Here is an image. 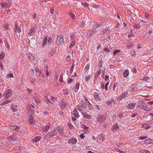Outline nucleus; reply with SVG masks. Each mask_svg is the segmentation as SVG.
Segmentation results:
<instances>
[{
    "mask_svg": "<svg viewBox=\"0 0 153 153\" xmlns=\"http://www.w3.org/2000/svg\"><path fill=\"white\" fill-rule=\"evenodd\" d=\"M41 129L44 131L46 132L48 131L50 127V124L49 123H47L45 122H43L41 123Z\"/></svg>",
    "mask_w": 153,
    "mask_h": 153,
    "instance_id": "1",
    "label": "nucleus"
},
{
    "mask_svg": "<svg viewBox=\"0 0 153 153\" xmlns=\"http://www.w3.org/2000/svg\"><path fill=\"white\" fill-rule=\"evenodd\" d=\"M27 116H28L30 119L29 120V121L31 125H33L35 122H34V119L33 113L31 112L30 111H28L27 113Z\"/></svg>",
    "mask_w": 153,
    "mask_h": 153,
    "instance_id": "2",
    "label": "nucleus"
},
{
    "mask_svg": "<svg viewBox=\"0 0 153 153\" xmlns=\"http://www.w3.org/2000/svg\"><path fill=\"white\" fill-rule=\"evenodd\" d=\"M58 130L59 128H56L53 131L49 132L48 134H47L46 135V137L49 138L54 136L58 133Z\"/></svg>",
    "mask_w": 153,
    "mask_h": 153,
    "instance_id": "3",
    "label": "nucleus"
},
{
    "mask_svg": "<svg viewBox=\"0 0 153 153\" xmlns=\"http://www.w3.org/2000/svg\"><path fill=\"white\" fill-rule=\"evenodd\" d=\"M64 42L63 38L62 36H58L57 38V43L58 45H61Z\"/></svg>",
    "mask_w": 153,
    "mask_h": 153,
    "instance_id": "4",
    "label": "nucleus"
},
{
    "mask_svg": "<svg viewBox=\"0 0 153 153\" xmlns=\"http://www.w3.org/2000/svg\"><path fill=\"white\" fill-rule=\"evenodd\" d=\"M12 91L10 89H8L5 91L3 94V96L6 98H7L10 97V96L12 95Z\"/></svg>",
    "mask_w": 153,
    "mask_h": 153,
    "instance_id": "5",
    "label": "nucleus"
},
{
    "mask_svg": "<svg viewBox=\"0 0 153 153\" xmlns=\"http://www.w3.org/2000/svg\"><path fill=\"white\" fill-rule=\"evenodd\" d=\"M95 100L97 102H99L100 100V96L99 93L97 92H94V94Z\"/></svg>",
    "mask_w": 153,
    "mask_h": 153,
    "instance_id": "6",
    "label": "nucleus"
},
{
    "mask_svg": "<svg viewBox=\"0 0 153 153\" xmlns=\"http://www.w3.org/2000/svg\"><path fill=\"white\" fill-rule=\"evenodd\" d=\"M0 4L1 5V6L2 8H7L9 7L11 4V3L10 2H9L8 3L5 2H4L3 3H1Z\"/></svg>",
    "mask_w": 153,
    "mask_h": 153,
    "instance_id": "7",
    "label": "nucleus"
},
{
    "mask_svg": "<svg viewBox=\"0 0 153 153\" xmlns=\"http://www.w3.org/2000/svg\"><path fill=\"white\" fill-rule=\"evenodd\" d=\"M106 119V118L104 116H101L99 117L97 119V121L100 123H102Z\"/></svg>",
    "mask_w": 153,
    "mask_h": 153,
    "instance_id": "8",
    "label": "nucleus"
},
{
    "mask_svg": "<svg viewBox=\"0 0 153 153\" xmlns=\"http://www.w3.org/2000/svg\"><path fill=\"white\" fill-rule=\"evenodd\" d=\"M84 101L82 102V106H81L80 107H79L78 108V109L79 111H82L84 110H85V109L87 108V106H84Z\"/></svg>",
    "mask_w": 153,
    "mask_h": 153,
    "instance_id": "9",
    "label": "nucleus"
},
{
    "mask_svg": "<svg viewBox=\"0 0 153 153\" xmlns=\"http://www.w3.org/2000/svg\"><path fill=\"white\" fill-rule=\"evenodd\" d=\"M77 141L76 138H71L68 141V143L69 144L72 143L74 145H75L76 144Z\"/></svg>",
    "mask_w": 153,
    "mask_h": 153,
    "instance_id": "10",
    "label": "nucleus"
},
{
    "mask_svg": "<svg viewBox=\"0 0 153 153\" xmlns=\"http://www.w3.org/2000/svg\"><path fill=\"white\" fill-rule=\"evenodd\" d=\"M72 114L75 117L78 118L79 117L78 112L76 109L74 108L72 112Z\"/></svg>",
    "mask_w": 153,
    "mask_h": 153,
    "instance_id": "11",
    "label": "nucleus"
},
{
    "mask_svg": "<svg viewBox=\"0 0 153 153\" xmlns=\"http://www.w3.org/2000/svg\"><path fill=\"white\" fill-rule=\"evenodd\" d=\"M82 114L85 118L88 119H90L92 118L91 115L88 114L87 113H83Z\"/></svg>",
    "mask_w": 153,
    "mask_h": 153,
    "instance_id": "12",
    "label": "nucleus"
},
{
    "mask_svg": "<svg viewBox=\"0 0 153 153\" xmlns=\"http://www.w3.org/2000/svg\"><path fill=\"white\" fill-rule=\"evenodd\" d=\"M105 140V137L102 134H100L99 136V139L97 140L100 142H103Z\"/></svg>",
    "mask_w": 153,
    "mask_h": 153,
    "instance_id": "13",
    "label": "nucleus"
},
{
    "mask_svg": "<svg viewBox=\"0 0 153 153\" xmlns=\"http://www.w3.org/2000/svg\"><path fill=\"white\" fill-rule=\"evenodd\" d=\"M135 106V105L134 103H132L129 104L127 107L128 109H133Z\"/></svg>",
    "mask_w": 153,
    "mask_h": 153,
    "instance_id": "14",
    "label": "nucleus"
},
{
    "mask_svg": "<svg viewBox=\"0 0 153 153\" xmlns=\"http://www.w3.org/2000/svg\"><path fill=\"white\" fill-rule=\"evenodd\" d=\"M119 127L118 126V125L117 124L114 125L112 126V131H117Z\"/></svg>",
    "mask_w": 153,
    "mask_h": 153,
    "instance_id": "15",
    "label": "nucleus"
},
{
    "mask_svg": "<svg viewBox=\"0 0 153 153\" xmlns=\"http://www.w3.org/2000/svg\"><path fill=\"white\" fill-rule=\"evenodd\" d=\"M61 107L62 109H64L67 106L66 102L65 101L63 103H61Z\"/></svg>",
    "mask_w": 153,
    "mask_h": 153,
    "instance_id": "16",
    "label": "nucleus"
},
{
    "mask_svg": "<svg viewBox=\"0 0 153 153\" xmlns=\"http://www.w3.org/2000/svg\"><path fill=\"white\" fill-rule=\"evenodd\" d=\"M12 108L13 112H16L18 110V107L16 104L13 105Z\"/></svg>",
    "mask_w": 153,
    "mask_h": 153,
    "instance_id": "17",
    "label": "nucleus"
},
{
    "mask_svg": "<svg viewBox=\"0 0 153 153\" xmlns=\"http://www.w3.org/2000/svg\"><path fill=\"white\" fill-rule=\"evenodd\" d=\"M76 43L75 40H74V39H72L71 41V42L69 46V47L70 48L73 47L75 45Z\"/></svg>",
    "mask_w": 153,
    "mask_h": 153,
    "instance_id": "18",
    "label": "nucleus"
},
{
    "mask_svg": "<svg viewBox=\"0 0 153 153\" xmlns=\"http://www.w3.org/2000/svg\"><path fill=\"white\" fill-rule=\"evenodd\" d=\"M129 74V72L128 70H126L124 71L123 73V75L124 77H127Z\"/></svg>",
    "mask_w": 153,
    "mask_h": 153,
    "instance_id": "19",
    "label": "nucleus"
},
{
    "mask_svg": "<svg viewBox=\"0 0 153 153\" xmlns=\"http://www.w3.org/2000/svg\"><path fill=\"white\" fill-rule=\"evenodd\" d=\"M84 106H87V108L88 107V109L90 110H91L93 109L92 107L90 102L89 104H85V105H84Z\"/></svg>",
    "mask_w": 153,
    "mask_h": 153,
    "instance_id": "20",
    "label": "nucleus"
},
{
    "mask_svg": "<svg viewBox=\"0 0 153 153\" xmlns=\"http://www.w3.org/2000/svg\"><path fill=\"white\" fill-rule=\"evenodd\" d=\"M47 40H48L47 39L45 38L43 41V43L42 45V46L43 47H44L45 45H46L47 42H48Z\"/></svg>",
    "mask_w": 153,
    "mask_h": 153,
    "instance_id": "21",
    "label": "nucleus"
},
{
    "mask_svg": "<svg viewBox=\"0 0 153 153\" xmlns=\"http://www.w3.org/2000/svg\"><path fill=\"white\" fill-rule=\"evenodd\" d=\"M121 51L119 50H115L113 52V54L114 55H118L119 53H120Z\"/></svg>",
    "mask_w": 153,
    "mask_h": 153,
    "instance_id": "22",
    "label": "nucleus"
},
{
    "mask_svg": "<svg viewBox=\"0 0 153 153\" xmlns=\"http://www.w3.org/2000/svg\"><path fill=\"white\" fill-rule=\"evenodd\" d=\"M28 58H29V59L31 61L33 62V61L34 59V57L32 55H29Z\"/></svg>",
    "mask_w": 153,
    "mask_h": 153,
    "instance_id": "23",
    "label": "nucleus"
},
{
    "mask_svg": "<svg viewBox=\"0 0 153 153\" xmlns=\"http://www.w3.org/2000/svg\"><path fill=\"white\" fill-rule=\"evenodd\" d=\"M10 102V100H9L6 101H4L3 102L1 103V105H3L5 104L8 103Z\"/></svg>",
    "mask_w": 153,
    "mask_h": 153,
    "instance_id": "24",
    "label": "nucleus"
},
{
    "mask_svg": "<svg viewBox=\"0 0 153 153\" xmlns=\"http://www.w3.org/2000/svg\"><path fill=\"white\" fill-rule=\"evenodd\" d=\"M41 138L40 137L38 136L34 138L33 141L35 142H37V141H39Z\"/></svg>",
    "mask_w": 153,
    "mask_h": 153,
    "instance_id": "25",
    "label": "nucleus"
},
{
    "mask_svg": "<svg viewBox=\"0 0 153 153\" xmlns=\"http://www.w3.org/2000/svg\"><path fill=\"white\" fill-rule=\"evenodd\" d=\"M21 29L18 26H16L15 31L19 33L21 32Z\"/></svg>",
    "mask_w": 153,
    "mask_h": 153,
    "instance_id": "26",
    "label": "nucleus"
},
{
    "mask_svg": "<svg viewBox=\"0 0 153 153\" xmlns=\"http://www.w3.org/2000/svg\"><path fill=\"white\" fill-rule=\"evenodd\" d=\"M7 78H13V74L12 73H10L9 74L7 75L6 76Z\"/></svg>",
    "mask_w": 153,
    "mask_h": 153,
    "instance_id": "27",
    "label": "nucleus"
},
{
    "mask_svg": "<svg viewBox=\"0 0 153 153\" xmlns=\"http://www.w3.org/2000/svg\"><path fill=\"white\" fill-rule=\"evenodd\" d=\"M127 94V92H125L124 94H122L121 96V97H122V98L126 97Z\"/></svg>",
    "mask_w": 153,
    "mask_h": 153,
    "instance_id": "28",
    "label": "nucleus"
},
{
    "mask_svg": "<svg viewBox=\"0 0 153 153\" xmlns=\"http://www.w3.org/2000/svg\"><path fill=\"white\" fill-rule=\"evenodd\" d=\"M98 138V135L95 133L93 134L92 138L94 140H96Z\"/></svg>",
    "mask_w": 153,
    "mask_h": 153,
    "instance_id": "29",
    "label": "nucleus"
},
{
    "mask_svg": "<svg viewBox=\"0 0 153 153\" xmlns=\"http://www.w3.org/2000/svg\"><path fill=\"white\" fill-rule=\"evenodd\" d=\"M52 42V39L51 38H49L48 40V46H50L51 45V43Z\"/></svg>",
    "mask_w": 153,
    "mask_h": 153,
    "instance_id": "30",
    "label": "nucleus"
},
{
    "mask_svg": "<svg viewBox=\"0 0 153 153\" xmlns=\"http://www.w3.org/2000/svg\"><path fill=\"white\" fill-rule=\"evenodd\" d=\"M4 55H5V53H2L0 54V59L1 60H2L3 59Z\"/></svg>",
    "mask_w": 153,
    "mask_h": 153,
    "instance_id": "31",
    "label": "nucleus"
},
{
    "mask_svg": "<svg viewBox=\"0 0 153 153\" xmlns=\"http://www.w3.org/2000/svg\"><path fill=\"white\" fill-rule=\"evenodd\" d=\"M70 16L71 17L72 19L75 18V16L74 13H70Z\"/></svg>",
    "mask_w": 153,
    "mask_h": 153,
    "instance_id": "32",
    "label": "nucleus"
},
{
    "mask_svg": "<svg viewBox=\"0 0 153 153\" xmlns=\"http://www.w3.org/2000/svg\"><path fill=\"white\" fill-rule=\"evenodd\" d=\"M147 138V137L146 136H141L140 137H139V139L140 140H143L145 139H146Z\"/></svg>",
    "mask_w": 153,
    "mask_h": 153,
    "instance_id": "33",
    "label": "nucleus"
},
{
    "mask_svg": "<svg viewBox=\"0 0 153 153\" xmlns=\"http://www.w3.org/2000/svg\"><path fill=\"white\" fill-rule=\"evenodd\" d=\"M44 70H45V71L46 75L47 76H48L49 75V73L48 72V71L47 68H45Z\"/></svg>",
    "mask_w": 153,
    "mask_h": 153,
    "instance_id": "34",
    "label": "nucleus"
},
{
    "mask_svg": "<svg viewBox=\"0 0 153 153\" xmlns=\"http://www.w3.org/2000/svg\"><path fill=\"white\" fill-rule=\"evenodd\" d=\"M54 8H52L50 9V13L51 14H53L54 13L55 14V13H54Z\"/></svg>",
    "mask_w": 153,
    "mask_h": 153,
    "instance_id": "35",
    "label": "nucleus"
},
{
    "mask_svg": "<svg viewBox=\"0 0 153 153\" xmlns=\"http://www.w3.org/2000/svg\"><path fill=\"white\" fill-rule=\"evenodd\" d=\"M117 151L118 152L120 153H126V152L123 151L122 150H121L120 149H117Z\"/></svg>",
    "mask_w": 153,
    "mask_h": 153,
    "instance_id": "36",
    "label": "nucleus"
},
{
    "mask_svg": "<svg viewBox=\"0 0 153 153\" xmlns=\"http://www.w3.org/2000/svg\"><path fill=\"white\" fill-rule=\"evenodd\" d=\"M109 84V82H107L105 85V88L106 90H107L108 89V85Z\"/></svg>",
    "mask_w": 153,
    "mask_h": 153,
    "instance_id": "37",
    "label": "nucleus"
},
{
    "mask_svg": "<svg viewBox=\"0 0 153 153\" xmlns=\"http://www.w3.org/2000/svg\"><path fill=\"white\" fill-rule=\"evenodd\" d=\"M85 80L86 82L88 81L90 79V77L89 76H86L85 77Z\"/></svg>",
    "mask_w": 153,
    "mask_h": 153,
    "instance_id": "38",
    "label": "nucleus"
},
{
    "mask_svg": "<svg viewBox=\"0 0 153 153\" xmlns=\"http://www.w3.org/2000/svg\"><path fill=\"white\" fill-rule=\"evenodd\" d=\"M73 79L71 78L69 79L68 81V84H70L71 83V82H73Z\"/></svg>",
    "mask_w": 153,
    "mask_h": 153,
    "instance_id": "39",
    "label": "nucleus"
},
{
    "mask_svg": "<svg viewBox=\"0 0 153 153\" xmlns=\"http://www.w3.org/2000/svg\"><path fill=\"white\" fill-rule=\"evenodd\" d=\"M142 152L143 153H151L148 150H142Z\"/></svg>",
    "mask_w": 153,
    "mask_h": 153,
    "instance_id": "40",
    "label": "nucleus"
},
{
    "mask_svg": "<svg viewBox=\"0 0 153 153\" xmlns=\"http://www.w3.org/2000/svg\"><path fill=\"white\" fill-rule=\"evenodd\" d=\"M117 85V83H116L114 84L113 86V92H114L115 90L116 87V86Z\"/></svg>",
    "mask_w": 153,
    "mask_h": 153,
    "instance_id": "41",
    "label": "nucleus"
},
{
    "mask_svg": "<svg viewBox=\"0 0 153 153\" xmlns=\"http://www.w3.org/2000/svg\"><path fill=\"white\" fill-rule=\"evenodd\" d=\"M112 103V102L110 100L106 102V105H109Z\"/></svg>",
    "mask_w": 153,
    "mask_h": 153,
    "instance_id": "42",
    "label": "nucleus"
},
{
    "mask_svg": "<svg viewBox=\"0 0 153 153\" xmlns=\"http://www.w3.org/2000/svg\"><path fill=\"white\" fill-rule=\"evenodd\" d=\"M100 27V25L98 24L97 23H96L94 24L93 26V27L95 28H97Z\"/></svg>",
    "mask_w": 153,
    "mask_h": 153,
    "instance_id": "43",
    "label": "nucleus"
},
{
    "mask_svg": "<svg viewBox=\"0 0 153 153\" xmlns=\"http://www.w3.org/2000/svg\"><path fill=\"white\" fill-rule=\"evenodd\" d=\"M56 128H59V130L58 131H59V132L62 133V131H63V129L62 128H59V127H56Z\"/></svg>",
    "mask_w": 153,
    "mask_h": 153,
    "instance_id": "44",
    "label": "nucleus"
},
{
    "mask_svg": "<svg viewBox=\"0 0 153 153\" xmlns=\"http://www.w3.org/2000/svg\"><path fill=\"white\" fill-rule=\"evenodd\" d=\"M132 47V45L131 44H129L127 46V48L128 49H131Z\"/></svg>",
    "mask_w": 153,
    "mask_h": 153,
    "instance_id": "45",
    "label": "nucleus"
},
{
    "mask_svg": "<svg viewBox=\"0 0 153 153\" xmlns=\"http://www.w3.org/2000/svg\"><path fill=\"white\" fill-rule=\"evenodd\" d=\"M76 88L78 90L79 88V83H77L76 84Z\"/></svg>",
    "mask_w": 153,
    "mask_h": 153,
    "instance_id": "46",
    "label": "nucleus"
},
{
    "mask_svg": "<svg viewBox=\"0 0 153 153\" xmlns=\"http://www.w3.org/2000/svg\"><path fill=\"white\" fill-rule=\"evenodd\" d=\"M148 125L147 124H144L142 125V128H146L148 127Z\"/></svg>",
    "mask_w": 153,
    "mask_h": 153,
    "instance_id": "47",
    "label": "nucleus"
},
{
    "mask_svg": "<svg viewBox=\"0 0 153 153\" xmlns=\"http://www.w3.org/2000/svg\"><path fill=\"white\" fill-rule=\"evenodd\" d=\"M59 81L61 82H63V80L62 79V75H60L59 79Z\"/></svg>",
    "mask_w": 153,
    "mask_h": 153,
    "instance_id": "48",
    "label": "nucleus"
},
{
    "mask_svg": "<svg viewBox=\"0 0 153 153\" xmlns=\"http://www.w3.org/2000/svg\"><path fill=\"white\" fill-rule=\"evenodd\" d=\"M108 79H109V77L108 76L105 75V80L106 81H107L108 80Z\"/></svg>",
    "mask_w": 153,
    "mask_h": 153,
    "instance_id": "49",
    "label": "nucleus"
},
{
    "mask_svg": "<svg viewBox=\"0 0 153 153\" xmlns=\"http://www.w3.org/2000/svg\"><path fill=\"white\" fill-rule=\"evenodd\" d=\"M85 100L86 103V104H89L90 102L86 98H85Z\"/></svg>",
    "mask_w": 153,
    "mask_h": 153,
    "instance_id": "50",
    "label": "nucleus"
},
{
    "mask_svg": "<svg viewBox=\"0 0 153 153\" xmlns=\"http://www.w3.org/2000/svg\"><path fill=\"white\" fill-rule=\"evenodd\" d=\"M145 142L146 141V142H147H147L150 143L151 142H152V140L151 139H147L146 140H145Z\"/></svg>",
    "mask_w": 153,
    "mask_h": 153,
    "instance_id": "51",
    "label": "nucleus"
},
{
    "mask_svg": "<svg viewBox=\"0 0 153 153\" xmlns=\"http://www.w3.org/2000/svg\"><path fill=\"white\" fill-rule=\"evenodd\" d=\"M80 137L82 138V139H84L85 137V136L82 134H80Z\"/></svg>",
    "mask_w": 153,
    "mask_h": 153,
    "instance_id": "52",
    "label": "nucleus"
},
{
    "mask_svg": "<svg viewBox=\"0 0 153 153\" xmlns=\"http://www.w3.org/2000/svg\"><path fill=\"white\" fill-rule=\"evenodd\" d=\"M145 18H146V19L150 18V17H149V16L148 14H145Z\"/></svg>",
    "mask_w": 153,
    "mask_h": 153,
    "instance_id": "53",
    "label": "nucleus"
},
{
    "mask_svg": "<svg viewBox=\"0 0 153 153\" xmlns=\"http://www.w3.org/2000/svg\"><path fill=\"white\" fill-rule=\"evenodd\" d=\"M71 59V57L70 56H67V57L66 58V59L67 60H69Z\"/></svg>",
    "mask_w": 153,
    "mask_h": 153,
    "instance_id": "54",
    "label": "nucleus"
},
{
    "mask_svg": "<svg viewBox=\"0 0 153 153\" xmlns=\"http://www.w3.org/2000/svg\"><path fill=\"white\" fill-rule=\"evenodd\" d=\"M136 115H137L136 114H133L131 115V117L132 118H134L136 116Z\"/></svg>",
    "mask_w": 153,
    "mask_h": 153,
    "instance_id": "55",
    "label": "nucleus"
},
{
    "mask_svg": "<svg viewBox=\"0 0 153 153\" xmlns=\"http://www.w3.org/2000/svg\"><path fill=\"white\" fill-rule=\"evenodd\" d=\"M89 67V65H87L85 67V69H88Z\"/></svg>",
    "mask_w": 153,
    "mask_h": 153,
    "instance_id": "56",
    "label": "nucleus"
},
{
    "mask_svg": "<svg viewBox=\"0 0 153 153\" xmlns=\"http://www.w3.org/2000/svg\"><path fill=\"white\" fill-rule=\"evenodd\" d=\"M19 127L16 126V127L14 129L16 131H17L19 129Z\"/></svg>",
    "mask_w": 153,
    "mask_h": 153,
    "instance_id": "57",
    "label": "nucleus"
},
{
    "mask_svg": "<svg viewBox=\"0 0 153 153\" xmlns=\"http://www.w3.org/2000/svg\"><path fill=\"white\" fill-rule=\"evenodd\" d=\"M3 66L2 64L0 65V68L2 69H3Z\"/></svg>",
    "mask_w": 153,
    "mask_h": 153,
    "instance_id": "58",
    "label": "nucleus"
},
{
    "mask_svg": "<svg viewBox=\"0 0 153 153\" xmlns=\"http://www.w3.org/2000/svg\"><path fill=\"white\" fill-rule=\"evenodd\" d=\"M83 4H84V5H85V6H86V7H88V4L87 3H86V2H84V3H83Z\"/></svg>",
    "mask_w": 153,
    "mask_h": 153,
    "instance_id": "59",
    "label": "nucleus"
},
{
    "mask_svg": "<svg viewBox=\"0 0 153 153\" xmlns=\"http://www.w3.org/2000/svg\"><path fill=\"white\" fill-rule=\"evenodd\" d=\"M101 71H98V75H99L100 74H101Z\"/></svg>",
    "mask_w": 153,
    "mask_h": 153,
    "instance_id": "60",
    "label": "nucleus"
},
{
    "mask_svg": "<svg viewBox=\"0 0 153 153\" xmlns=\"http://www.w3.org/2000/svg\"><path fill=\"white\" fill-rule=\"evenodd\" d=\"M4 28L6 29H9V26H7L6 27H4Z\"/></svg>",
    "mask_w": 153,
    "mask_h": 153,
    "instance_id": "61",
    "label": "nucleus"
},
{
    "mask_svg": "<svg viewBox=\"0 0 153 153\" xmlns=\"http://www.w3.org/2000/svg\"><path fill=\"white\" fill-rule=\"evenodd\" d=\"M40 101L38 100H36V102L37 103V104H38V103Z\"/></svg>",
    "mask_w": 153,
    "mask_h": 153,
    "instance_id": "62",
    "label": "nucleus"
},
{
    "mask_svg": "<svg viewBox=\"0 0 153 153\" xmlns=\"http://www.w3.org/2000/svg\"><path fill=\"white\" fill-rule=\"evenodd\" d=\"M51 99L52 100V101H55V100H56L55 98H52Z\"/></svg>",
    "mask_w": 153,
    "mask_h": 153,
    "instance_id": "63",
    "label": "nucleus"
},
{
    "mask_svg": "<svg viewBox=\"0 0 153 153\" xmlns=\"http://www.w3.org/2000/svg\"><path fill=\"white\" fill-rule=\"evenodd\" d=\"M87 153H93L92 151H89Z\"/></svg>",
    "mask_w": 153,
    "mask_h": 153,
    "instance_id": "64",
    "label": "nucleus"
}]
</instances>
